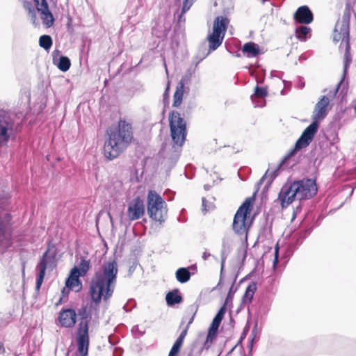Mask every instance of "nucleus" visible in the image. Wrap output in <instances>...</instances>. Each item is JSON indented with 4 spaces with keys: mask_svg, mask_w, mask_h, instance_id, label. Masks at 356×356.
I'll use <instances>...</instances> for the list:
<instances>
[{
    "mask_svg": "<svg viewBox=\"0 0 356 356\" xmlns=\"http://www.w3.org/2000/svg\"><path fill=\"white\" fill-rule=\"evenodd\" d=\"M318 191L316 181L312 179H304L285 184L281 188L278 195L282 207H286L295 200H308L314 196Z\"/></svg>",
    "mask_w": 356,
    "mask_h": 356,
    "instance_id": "nucleus-3",
    "label": "nucleus"
},
{
    "mask_svg": "<svg viewBox=\"0 0 356 356\" xmlns=\"http://www.w3.org/2000/svg\"><path fill=\"white\" fill-rule=\"evenodd\" d=\"M253 199L249 197L240 206L234 215L232 229L234 233L241 238H247L248 225L247 222L248 215L252 209Z\"/></svg>",
    "mask_w": 356,
    "mask_h": 356,
    "instance_id": "nucleus-9",
    "label": "nucleus"
},
{
    "mask_svg": "<svg viewBox=\"0 0 356 356\" xmlns=\"http://www.w3.org/2000/svg\"><path fill=\"white\" fill-rule=\"evenodd\" d=\"M55 257L54 255H49V251H46L42 258L40 259V262L37 265V270H38V275L36 280V289L39 290L44 275H45V270L48 266H51L54 263Z\"/></svg>",
    "mask_w": 356,
    "mask_h": 356,
    "instance_id": "nucleus-13",
    "label": "nucleus"
},
{
    "mask_svg": "<svg viewBox=\"0 0 356 356\" xmlns=\"http://www.w3.org/2000/svg\"><path fill=\"white\" fill-rule=\"evenodd\" d=\"M202 201L203 211H207V209L206 208V199L204 197H202Z\"/></svg>",
    "mask_w": 356,
    "mask_h": 356,
    "instance_id": "nucleus-44",
    "label": "nucleus"
},
{
    "mask_svg": "<svg viewBox=\"0 0 356 356\" xmlns=\"http://www.w3.org/2000/svg\"><path fill=\"white\" fill-rule=\"evenodd\" d=\"M339 91V95L342 96V98L346 95L348 92V83L345 82L344 79H342L337 85V87L333 92V96H335Z\"/></svg>",
    "mask_w": 356,
    "mask_h": 356,
    "instance_id": "nucleus-30",
    "label": "nucleus"
},
{
    "mask_svg": "<svg viewBox=\"0 0 356 356\" xmlns=\"http://www.w3.org/2000/svg\"><path fill=\"white\" fill-rule=\"evenodd\" d=\"M330 105V99L327 96H322L314 106L312 120L318 122L323 120L327 115Z\"/></svg>",
    "mask_w": 356,
    "mask_h": 356,
    "instance_id": "nucleus-14",
    "label": "nucleus"
},
{
    "mask_svg": "<svg viewBox=\"0 0 356 356\" xmlns=\"http://www.w3.org/2000/svg\"><path fill=\"white\" fill-rule=\"evenodd\" d=\"M193 74V71L188 70L186 74L181 78L178 85L182 86L184 87L185 84H188L191 81V78Z\"/></svg>",
    "mask_w": 356,
    "mask_h": 356,
    "instance_id": "nucleus-33",
    "label": "nucleus"
},
{
    "mask_svg": "<svg viewBox=\"0 0 356 356\" xmlns=\"http://www.w3.org/2000/svg\"><path fill=\"white\" fill-rule=\"evenodd\" d=\"M84 275H82L80 270L76 267H74L70 271V277H75L79 279V277H84Z\"/></svg>",
    "mask_w": 356,
    "mask_h": 356,
    "instance_id": "nucleus-34",
    "label": "nucleus"
},
{
    "mask_svg": "<svg viewBox=\"0 0 356 356\" xmlns=\"http://www.w3.org/2000/svg\"><path fill=\"white\" fill-rule=\"evenodd\" d=\"M127 216L130 221L140 219L145 213L144 202L139 197L131 200L127 205Z\"/></svg>",
    "mask_w": 356,
    "mask_h": 356,
    "instance_id": "nucleus-12",
    "label": "nucleus"
},
{
    "mask_svg": "<svg viewBox=\"0 0 356 356\" xmlns=\"http://www.w3.org/2000/svg\"><path fill=\"white\" fill-rule=\"evenodd\" d=\"M283 82H284L285 86H286V84L289 83V82H287L286 81H284Z\"/></svg>",
    "mask_w": 356,
    "mask_h": 356,
    "instance_id": "nucleus-47",
    "label": "nucleus"
},
{
    "mask_svg": "<svg viewBox=\"0 0 356 356\" xmlns=\"http://www.w3.org/2000/svg\"><path fill=\"white\" fill-rule=\"evenodd\" d=\"M168 209L165 202L154 191L147 195V213L151 219L160 225L165 222Z\"/></svg>",
    "mask_w": 356,
    "mask_h": 356,
    "instance_id": "nucleus-7",
    "label": "nucleus"
},
{
    "mask_svg": "<svg viewBox=\"0 0 356 356\" xmlns=\"http://www.w3.org/2000/svg\"><path fill=\"white\" fill-rule=\"evenodd\" d=\"M234 348H232V349L229 352L228 355H231V354L232 353V352L234 351Z\"/></svg>",
    "mask_w": 356,
    "mask_h": 356,
    "instance_id": "nucleus-46",
    "label": "nucleus"
},
{
    "mask_svg": "<svg viewBox=\"0 0 356 356\" xmlns=\"http://www.w3.org/2000/svg\"><path fill=\"white\" fill-rule=\"evenodd\" d=\"M189 269L195 270L196 266L192 265L188 268H179L177 270L175 277L178 282L180 283H186L190 280L191 274Z\"/></svg>",
    "mask_w": 356,
    "mask_h": 356,
    "instance_id": "nucleus-20",
    "label": "nucleus"
},
{
    "mask_svg": "<svg viewBox=\"0 0 356 356\" xmlns=\"http://www.w3.org/2000/svg\"><path fill=\"white\" fill-rule=\"evenodd\" d=\"M108 138L104 146L105 156L113 160L117 158L127 147L133 138L132 127L125 120H120L117 127H110Z\"/></svg>",
    "mask_w": 356,
    "mask_h": 356,
    "instance_id": "nucleus-2",
    "label": "nucleus"
},
{
    "mask_svg": "<svg viewBox=\"0 0 356 356\" xmlns=\"http://www.w3.org/2000/svg\"><path fill=\"white\" fill-rule=\"evenodd\" d=\"M35 6L31 1H24L23 7L27 12L28 17L32 24L35 26L39 24L37 19V13L40 14L42 24L47 28L54 25L55 19L49 10V5L46 0H34Z\"/></svg>",
    "mask_w": 356,
    "mask_h": 356,
    "instance_id": "nucleus-5",
    "label": "nucleus"
},
{
    "mask_svg": "<svg viewBox=\"0 0 356 356\" xmlns=\"http://www.w3.org/2000/svg\"><path fill=\"white\" fill-rule=\"evenodd\" d=\"M71 63L67 56H60L57 63L58 68L62 72L67 71L70 67Z\"/></svg>",
    "mask_w": 356,
    "mask_h": 356,
    "instance_id": "nucleus-29",
    "label": "nucleus"
},
{
    "mask_svg": "<svg viewBox=\"0 0 356 356\" xmlns=\"http://www.w3.org/2000/svg\"><path fill=\"white\" fill-rule=\"evenodd\" d=\"M296 87L300 89H302L305 87V81L302 78L299 77V81L297 83Z\"/></svg>",
    "mask_w": 356,
    "mask_h": 356,
    "instance_id": "nucleus-40",
    "label": "nucleus"
},
{
    "mask_svg": "<svg viewBox=\"0 0 356 356\" xmlns=\"http://www.w3.org/2000/svg\"><path fill=\"white\" fill-rule=\"evenodd\" d=\"M184 92V87L180 85H177L176 91L174 94V101L172 104L173 106L177 107L181 104Z\"/></svg>",
    "mask_w": 356,
    "mask_h": 356,
    "instance_id": "nucleus-26",
    "label": "nucleus"
},
{
    "mask_svg": "<svg viewBox=\"0 0 356 356\" xmlns=\"http://www.w3.org/2000/svg\"><path fill=\"white\" fill-rule=\"evenodd\" d=\"M350 15L348 12L344 13L341 19L338 20L334 31L333 40L335 42L341 41L339 48L344 49L345 63L344 70L346 71L351 61L350 54Z\"/></svg>",
    "mask_w": 356,
    "mask_h": 356,
    "instance_id": "nucleus-6",
    "label": "nucleus"
},
{
    "mask_svg": "<svg viewBox=\"0 0 356 356\" xmlns=\"http://www.w3.org/2000/svg\"><path fill=\"white\" fill-rule=\"evenodd\" d=\"M4 225L2 222L0 221V243L2 242L3 238H4Z\"/></svg>",
    "mask_w": 356,
    "mask_h": 356,
    "instance_id": "nucleus-37",
    "label": "nucleus"
},
{
    "mask_svg": "<svg viewBox=\"0 0 356 356\" xmlns=\"http://www.w3.org/2000/svg\"><path fill=\"white\" fill-rule=\"evenodd\" d=\"M222 318H223L217 315L215 316L209 329L206 340L203 345V348L208 350L210 348L211 343L216 339L217 332Z\"/></svg>",
    "mask_w": 356,
    "mask_h": 356,
    "instance_id": "nucleus-17",
    "label": "nucleus"
},
{
    "mask_svg": "<svg viewBox=\"0 0 356 356\" xmlns=\"http://www.w3.org/2000/svg\"><path fill=\"white\" fill-rule=\"evenodd\" d=\"M242 51L247 57H256L259 54V47L254 42H249L244 44Z\"/></svg>",
    "mask_w": 356,
    "mask_h": 356,
    "instance_id": "nucleus-21",
    "label": "nucleus"
},
{
    "mask_svg": "<svg viewBox=\"0 0 356 356\" xmlns=\"http://www.w3.org/2000/svg\"><path fill=\"white\" fill-rule=\"evenodd\" d=\"M76 267L80 270L82 275H86L92 267L90 259L86 256H81L80 261Z\"/></svg>",
    "mask_w": 356,
    "mask_h": 356,
    "instance_id": "nucleus-24",
    "label": "nucleus"
},
{
    "mask_svg": "<svg viewBox=\"0 0 356 356\" xmlns=\"http://www.w3.org/2000/svg\"><path fill=\"white\" fill-rule=\"evenodd\" d=\"M234 244V236L230 232L225 233L222 238L221 249V272L223 270L224 265L227 256L231 252Z\"/></svg>",
    "mask_w": 356,
    "mask_h": 356,
    "instance_id": "nucleus-16",
    "label": "nucleus"
},
{
    "mask_svg": "<svg viewBox=\"0 0 356 356\" xmlns=\"http://www.w3.org/2000/svg\"><path fill=\"white\" fill-rule=\"evenodd\" d=\"M195 0H184L181 13L178 15V22H185L184 14L191 8Z\"/></svg>",
    "mask_w": 356,
    "mask_h": 356,
    "instance_id": "nucleus-27",
    "label": "nucleus"
},
{
    "mask_svg": "<svg viewBox=\"0 0 356 356\" xmlns=\"http://www.w3.org/2000/svg\"><path fill=\"white\" fill-rule=\"evenodd\" d=\"M262 3L264 4L267 0H261Z\"/></svg>",
    "mask_w": 356,
    "mask_h": 356,
    "instance_id": "nucleus-48",
    "label": "nucleus"
},
{
    "mask_svg": "<svg viewBox=\"0 0 356 356\" xmlns=\"http://www.w3.org/2000/svg\"><path fill=\"white\" fill-rule=\"evenodd\" d=\"M229 301H232V298H231V291L229 292L227 296V298L225 301V305H228Z\"/></svg>",
    "mask_w": 356,
    "mask_h": 356,
    "instance_id": "nucleus-43",
    "label": "nucleus"
},
{
    "mask_svg": "<svg viewBox=\"0 0 356 356\" xmlns=\"http://www.w3.org/2000/svg\"><path fill=\"white\" fill-rule=\"evenodd\" d=\"M256 290L257 285L254 282H251L248 284L242 298V303L243 305H247L251 302Z\"/></svg>",
    "mask_w": 356,
    "mask_h": 356,
    "instance_id": "nucleus-22",
    "label": "nucleus"
},
{
    "mask_svg": "<svg viewBox=\"0 0 356 356\" xmlns=\"http://www.w3.org/2000/svg\"><path fill=\"white\" fill-rule=\"evenodd\" d=\"M179 349H177V348L176 349L175 348L172 347L168 356H177V354L179 353Z\"/></svg>",
    "mask_w": 356,
    "mask_h": 356,
    "instance_id": "nucleus-39",
    "label": "nucleus"
},
{
    "mask_svg": "<svg viewBox=\"0 0 356 356\" xmlns=\"http://www.w3.org/2000/svg\"><path fill=\"white\" fill-rule=\"evenodd\" d=\"M76 315L73 309H62L58 316V324L60 327L71 328L76 324Z\"/></svg>",
    "mask_w": 356,
    "mask_h": 356,
    "instance_id": "nucleus-15",
    "label": "nucleus"
},
{
    "mask_svg": "<svg viewBox=\"0 0 356 356\" xmlns=\"http://www.w3.org/2000/svg\"><path fill=\"white\" fill-rule=\"evenodd\" d=\"M210 256H211V254L209 253L208 252L205 251L202 254V259L204 260H207Z\"/></svg>",
    "mask_w": 356,
    "mask_h": 356,
    "instance_id": "nucleus-42",
    "label": "nucleus"
},
{
    "mask_svg": "<svg viewBox=\"0 0 356 356\" xmlns=\"http://www.w3.org/2000/svg\"><path fill=\"white\" fill-rule=\"evenodd\" d=\"M229 23L227 17L218 16L215 19L213 32L207 36L210 51L216 50L222 44Z\"/></svg>",
    "mask_w": 356,
    "mask_h": 356,
    "instance_id": "nucleus-10",
    "label": "nucleus"
},
{
    "mask_svg": "<svg viewBox=\"0 0 356 356\" xmlns=\"http://www.w3.org/2000/svg\"><path fill=\"white\" fill-rule=\"evenodd\" d=\"M294 19L300 24H310L314 19L313 13L308 6H302L298 8L293 15Z\"/></svg>",
    "mask_w": 356,
    "mask_h": 356,
    "instance_id": "nucleus-18",
    "label": "nucleus"
},
{
    "mask_svg": "<svg viewBox=\"0 0 356 356\" xmlns=\"http://www.w3.org/2000/svg\"><path fill=\"white\" fill-rule=\"evenodd\" d=\"M183 341H181V339H177V340L175 341V343L173 344L172 347L175 348L176 349H179L180 350L182 344H183Z\"/></svg>",
    "mask_w": 356,
    "mask_h": 356,
    "instance_id": "nucleus-38",
    "label": "nucleus"
},
{
    "mask_svg": "<svg viewBox=\"0 0 356 356\" xmlns=\"http://www.w3.org/2000/svg\"><path fill=\"white\" fill-rule=\"evenodd\" d=\"M311 32V29L306 26H300L296 29L297 38L301 40H305L307 35Z\"/></svg>",
    "mask_w": 356,
    "mask_h": 356,
    "instance_id": "nucleus-31",
    "label": "nucleus"
},
{
    "mask_svg": "<svg viewBox=\"0 0 356 356\" xmlns=\"http://www.w3.org/2000/svg\"><path fill=\"white\" fill-rule=\"evenodd\" d=\"M81 285V283L79 281V279L75 277H69L66 280V286L70 289L75 288L76 286H79Z\"/></svg>",
    "mask_w": 356,
    "mask_h": 356,
    "instance_id": "nucleus-32",
    "label": "nucleus"
},
{
    "mask_svg": "<svg viewBox=\"0 0 356 356\" xmlns=\"http://www.w3.org/2000/svg\"><path fill=\"white\" fill-rule=\"evenodd\" d=\"M210 188H211V186H210V185H209V184H205V185L204 186V188L206 191H209V190L210 189Z\"/></svg>",
    "mask_w": 356,
    "mask_h": 356,
    "instance_id": "nucleus-45",
    "label": "nucleus"
},
{
    "mask_svg": "<svg viewBox=\"0 0 356 356\" xmlns=\"http://www.w3.org/2000/svg\"><path fill=\"white\" fill-rule=\"evenodd\" d=\"M15 122L10 114L0 110V147L6 146L14 134Z\"/></svg>",
    "mask_w": 356,
    "mask_h": 356,
    "instance_id": "nucleus-11",
    "label": "nucleus"
},
{
    "mask_svg": "<svg viewBox=\"0 0 356 356\" xmlns=\"http://www.w3.org/2000/svg\"><path fill=\"white\" fill-rule=\"evenodd\" d=\"M170 136L173 141V147L181 148L187 135L186 123L177 111H172L169 115Z\"/></svg>",
    "mask_w": 356,
    "mask_h": 356,
    "instance_id": "nucleus-8",
    "label": "nucleus"
},
{
    "mask_svg": "<svg viewBox=\"0 0 356 356\" xmlns=\"http://www.w3.org/2000/svg\"><path fill=\"white\" fill-rule=\"evenodd\" d=\"M118 273V264L115 259L104 262L95 272L89 284V294L92 302L82 305L78 309L80 321L76 333V343L78 352L83 356H86L88 353L89 323L92 316H97L102 300L107 302L112 297Z\"/></svg>",
    "mask_w": 356,
    "mask_h": 356,
    "instance_id": "nucleus-1",
    "label": "nucleus"
},
{
    "mask_svg": "<svg viewBox=\"0 0 356 356\" xmlns=\"http://www.w3.org/2000/svg\"><path fill=\"white\" fill-rule=\"evenodd\" d=\"M267 90L264 88L257 86L254 92L251 95V100L255 107H263L265 106L264 98L267 96Z\"/></svg>",
    "mask_w": 356,
    "mask_h": 356,
    "instance_id": "nucleus-19",
    "label": "nucleus"
},
{
    "mask_svg": "<svg viewBox=\"0 0 356 356\" xmlns=\"http://www.w3.org/2000/svg\"><path fill=\"white\" fill-rule=\"evenodd\" d=\"M227 305H225V302H224V305L221 307V308L219 309L218 312L216 314L217 316H220L222 318L224 317L225 314L227 311Z\"/></svg>",
    "mask_w": 356,
    "mask_h": 356,
    "instance_id": "nucleus-36",
    "label": "nucleus"
},
{
    "mask_svg": "<svg viewBox=\"0 0 356 356\" xmlns=\"http://www.w3.org/2000/svg\"><path fill=\"white\" fill-rule=\"evenodd\" d=\"M195 315V313H194L193 314V316L188 318L187 324L184 327V324L186 321L187 318L186 317H184L182 318L181 322L180 325H179V327L180 328H183V329H182V331H181V334H179V337L177 339H181V341H184V339L185 337L187 334V332H188V328L190 327V325L193 322Z\"/></svg>",
    "mask_w": 356,
    "mask_h": 356,
    "instance_id": "nucleus-25",
    "label": "nucleus"
},
{
    "mask_svg": "<svg viewBox=\"0 0 356 356\" xmlns=\"http://www.w3.org/2000/svg\"><path fill=\"white\" fill-rule=\"evenodd\" d=\"M165 67L166 73H168V69H167V67H166V65H165Z\"/></svg>",
    "mask_w": 356,
    "mask_h": 356,
    "instance_id": "nucleus-49",
    "label": "nucleus"
},
{
    "mask_svg": "<svg viewBox=\"0 0 356 356\" xmlns=\"http://www.w3.org/2000/svg\"><path fill=\"white\" fill-rule=\"evenodd\" d=\"M165 300L168 305H175L181 302L182 298L179 294V290L175 289L167 293Z\"/></svg>",
    "mask_w": 356,
    "mask_h": 356,
    "instance_id": "nucleus-23",
    "label": "nucleus"
},
{
    "mask_svg": "<svg viewBox=\"0 0 356 356\" xmlns=\"http://www.w3.org/2000/svg\"><path fill=\"white\" fill-rule=\"evenodd\" d=\"M136 306V302L134 300H129L126 305H124L123 309L126 312H129Z\"/></svg>",
    "mask_w": 356,
    "mask_h": 356,
    "instance_id": "nucleus-35",
    "label": "nucleus"
},
{
    "mask_svg": "<svg viewBox=\"0 0 356 356\" xmlns=\"http://www.w3.org/2000/svg\"><path fill=\"white\" fill-rule=\"evenodd\" d=\"M278 261V248L277 247L275 248V260L273 261L274 265H275Z\"/></svg>",
    "mask_w": 356,
    "mask_h": 356,
    "instance_id": "nucleus-41",
    "label": "nucleus"
},
{
    "mask_svg": "<svg viewBox=\"0 0 356 356\" xmlns=\"http://www.w3.org/2000/svg\"><path fill=\"white\" fill-rule=\"evenodd\" d=\"M319 124L318 122H312L302 132L300 137L296 141L294 149L291 150L280 163L277 165V169L274 171H270L268 169L264 177L261 179V181H263L266 178L269 177V182H272L273 179L277 176V171L280 169L289 167V161L291 157L294 155L295 152L300 150L302 148H305L311 143L315 134H316L318 129Z\"/></svg>",
    "mask_w": 356,
    "mask_h": 356,
    "instance_id": "nucleus-4",
    "label": "nucleus"
},
{
    "mask_svg": "<svg viewBox=\"0 0 356 356\" xmlns=\"http://www.w3.org/2000/svg\"><path fill=\"white\" fill-rule=\"evenodd\" d=\"M52 44L53 42L50 35H41L39 38V45L46 51L50 49V48L52 46Z\"/></svg>",
    "mask_w": 356,
    "mask_h": 356,
    "instance_id": "nucleus-28",
    "label": "nucleus"
}]
</instances>
